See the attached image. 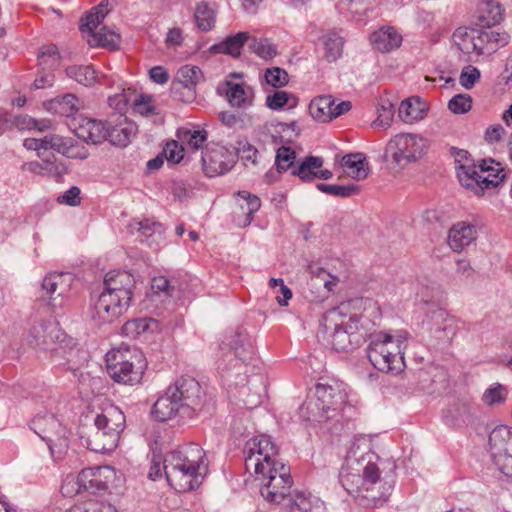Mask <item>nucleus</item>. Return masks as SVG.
Listing matches in <instances>:
<instances>
[{
  "instance_id": "nucleus-64",
  "label": "nucleus",
  "mask_w": 512,
  "mask_h": 512,
  "mask_svg": "<svg viewBox=\"0 0 512 512\" xmlns=\"http://www.w3.org/2000/svg\"><path fill=\"white\" fill-rule=\"evenodd\" d=\"M416 98L409 97L403 100L398 108L399 119L406 124H413L416 120Z\"/></svg>"
},
{
  "instance_id": "nucleus-33",
  "label": "nucleus",
  "mask_w": 512,
  "mask_h": 512,
  "mask_svg": "<svg viewBox=\"0 0 512 512\" xmlns=\"http://www.w3.org/2000/svg\"><path fill=\"white\" fill-rule=\"evenodd\" d=\"M137 127L125 115H119L113 126H108V138L113 145L125 147L135 136Z\"/></svg>"
},
{
  "instance_id": "nucleus-57",
  "label": "nucleus",
  "mask_w": 512,
  "mask_h": 512,
  "mask_svg": "<svg viewBox=\"0 0 512 512\" xmlns=\"http://www.w3.org/2000/svg\"><path fill=\"white\" fill-rule=\"evenodd\" d=\"M11 126H15L19 130H38L45 131L50 128L51 123L48 120L37 121L28 115H21L14 118Z\"/></svg>"
},
{
  "instance_id": "nucleus-14",
  "label": "nucleus",
  "mask_w": 512,
  "mask_h": 512,
  "mask_svg": "<svg viewBox=\"0 0 512 512\" xmlns=\"http://www.w3.org/2000/svg\"><path fill=\"white\" fill-rule=\"evenodd\" d=\"M344 323L345 314L341 307L327 311L321 322V337L337 352L349 351L357 347L353 344L351 336L343 329Z\"/></svg>"
},
{
  "instance_id": "nucleus-62",
  "label": "nucleus",
  "mask_w": 512,
  "mask_h": 512,
  "mask_svg": "<svg viewBox=\"0 0 512 512\" xmlns=\"http://www.w3.org/2000/svg\"><path fill=\"white\" fill-rule=\"evenodd\" d=\"M38 60L39 64L43 66V68H56L60 63L58 48L54 44L43 46L41 48Z\"/></svg>"
},
{
  "instance_id": "nucleus-16",
  "label": "nucleus",
  "mask_w": 512,
  "mask_h": 512,
  "mask_svg": "<svg viewBox=\"0 0 512 512\" xmlns=\"http://www.w3.org/2000/svg\"><path fill=\"white\" fill-rule=\"evenodd\" d=\"M385 159L392 168L399 171L405 169L416 160V135L399 133L386 144Z\"/></svg>"
},
{
  "instance_id": "nucleus-35",
  "label": "nucleus",
  "mask_w": 512,
  "mask_h": 512,
  "mask_svg": "<svg viewBox=\"0 0 512 512\" xmlns=\"http://www.w3.org/2000/svg\"><path fill=\"white\" fill-rule=\"evenodd\" d=\"M341 165L348 176L355 180H364L369 175V163L364 153H351L342 157Z\"/></svg>"
},
{
  "instance_id": "nucleus-56",
  "label": "nucleus",
  "mask_w": 512,
  "mask_h": 512,
  "mask_svg": "<svg viewBox=\"0 0 512 512\" xmlns=\"http://www.w3.org/2000/svg\"><path fill=\"white\" fill-rule=\"evenodd\" d=\"M267 106L272 110H279L284 107L292 108L296 105V98L282 90H276L266 98Z\"/></svg>"
},
{
  "instance_id": "nucleus-2",
  "label": "nucleus",
  "mask_w": 512,
  "mask_h": 512,
  "mask_svg": "<svg viewBox=\"0 0 512 512\" xmlns=\"http://www.w3.org/2000/svg\"><path fill=\"white\" fill-rule=\"evenodd\" d=\"M207 472L206 453L196 443L178 446L164 456V474L167 482L179 493L199 488Z\"/></svg>"
},
{
  "instance_id": "nucleus-12",
  "label": "nucleus",
  "mask_w": 512,
  "mask_h": 512,
  "mask_svg": "<svg viewBox=\"0 0 512 512\" xmlns=\"http://www.w3.org/2000/svg\"><path fill=\"white\" fill-rule=\"evenodd\" d=\"M255 480L260 482L261 496L271 504H280L287 497L290 498V489L293 484L290 475V468L285 464L276 465L275 468L266 471L261 475L255 476Z\"/></svg>"
},
{
  "instance_id": "nucleus-1",
  "label": "nucleus",
  "mask_w": 512,
  "mask_h": 512,
  "mask_svg": "<svg viewBox=\"0 0 512 512\" xmlns=\"http://www.w3.org/2000/svg\"><path fill=\"white\" fill-rule=\"evenodd\" d=\"M362 409L359 395L341 381L318 382L312 397L300 406L299 417L305 421L352 420Z\"/></svg>"
},
{
  "instance_id": "nucleus-40",
  "label": "nucleus",
  "mask_w": 512,
  "mask_h": 512,
  "mask_svg": "<svg viewBox=\"0 0 512 512\" xmlns=\"http://www.w3.org/2000/svg\"><path fill=\"white\" fill-rule=\"evenodd\" d=\"M121 36L119 33L103 26L89 34L87 43L91 47H103L109 50H117L120 46Z\"/></svg>"
},
{
  "instance_id": "nucleus-13",
  "label": "nucleus",
  "mask_w": 512,
  "mask_h": 512,
  "mask_svg": "<svg viewBox=\"0 0 512 512\" xmlns=\"http://www.w3.org/2000/svg\"><path fill=\"white\" fill-rule=\"evenodd\" d=\"M27 150H34L38 157H43L49 150L56 151L67 158L86 159L89 155L87 148L73 138H65L56 134L46 135L44 138H27L23 142Z\"/></svg>"
},
{
  "instance_id": "nucleus-9",
  "label": "nucleus",
  "mask_w": 512,
  "mask_h": 512,
  "mask_svg": "<svg viewBox=\"0 0 512 512\" xmlns=\"http://www.w3.org/2000/svg\"><path fill=\"white\" fill-rule=\"evenodd\" d=\"M169 396L180 406L182 418H193L200 413L206 403V392L200 383L191 376H181L168 387Z\"/></svg>"
},
{
  "instance_id": "nucleus-6",
  "label": "nucleus",
  "mask_w": 512,
  "mask_h": 512,
  "mask_svg": "<svg viewBox=\"0 0 512 512\" xmlns=\"http://www.w3.org/2000/svg\"><path fill=\"white\" fill-rule=\"evenodd\" d=\"M97 431L88 440V448L99 453L113 451L125 426V415L116 406L109 405L94 419Z\"/></svg>"
},
{
  "instance_id": "nucleus-36",
  "label": "nucleus",
  "mask_w": 512,
  "mask_h": 512,
  "mask_svg": "<svg viewBox=\"0 0 512 512\" xmlns=\"http://www.w3.org/2000/svg\"><path fill=\"white\" fill-rule=\"evenodd\" d=\"M480 168V184L484 186V190L490 187H496L505 178L504 170L501 164L493 159L482 160L478 165Z\"/></svg>"
},
{
  "instance_id": "nucleus-60",
  "label": "nucleus",
  "mask_w": 512,
  "mask_h": 512,
  "mask_svg": "<svg viewBox=\"0 0 512 512\" xmlns=\"http://www.w3.org/2000/svg\"><path fill=\"white\" fill-rule=\"evenodd\" d=\"M317 188L328 195L336 197H350L359 193V188L355 185H337L320 183Z\"/></svg>"
},
{
  "instance_id": "nucleus-3",
  "label": "nucleus",
  "mask_w": 512,
  "mask_h": 512,
  "mask_svg": "<svg viewBox=\"0 0 512 512\" xmlns=\"http://www.w3.org/2000/svg\"><path fill=\"white\" fill-rule=\"evenodd\" d=\"M378 461L379 456L372 451L360 458L348 457L339 474L340 483L347 493L361 501L366 500L365 505L375 504L380 499L373 493V487L380 478Z\"/></svg>"
},
{
  "instance_id": "nucleus-31",
  "label": "nucleus",
  "mask_w": 512,
  "mask_h": 512,
  "mask_svg": "<svg viewBox=\"0 0 512 512\" xmlns=\"http://www.w3.org/2000/svg\"><path fill=\"white\" fill-rule=\"evenodd\" d=\"M322 166L323 159L321 157L308 156L292 170V174L298 176L302 181H311L315 178L330 179L332 172L322 169Z\"/></svg>"
},
{
  "instance_id": "nucleus-4",
  "label": "nucleus",
  "mask_w": 512,
  "mask_h": 512,
  "mask_svg": "<svg viewBox=\"0 0 512 512\" xmlns=\"http://www.w3.org/2000/svg\"><path fill=\"white\" fill-rule=\"evenodd\" d=\"M418 317H421V329L438 341H450L455 332L452 324L447 321L446 312L440 308L444 291L439 283L425 280L418 291Z\"/></svg>"
},
{
  "instance_id": "nucleus-42",
  "label": "nucleus",
  "mask_w": 512,
  "mask_h": 512,
  "mask_svg": "<svg viewBox=\"0 0 512 512\" xmlns=\"http://www.w3.org/2000/svg\"><path fill=\"white\" fill-rule=\"evenodd\" d=\"M108 3L101 2L98 6L94 7L82 20L80 31L83 37L88 39L89 34H93L98 30L99 24L108 14Z\"/></svg>"
},
{
  "instance_id": "nucleus-10",
  "label": "nucleus",
  "mask_w": 512,
  "mask_h": 512,
  "mask_svg": "<svg viewBox=\"0 0 512 512\" xmlns=\"http://www.w3.org/2000/svg\"><path fill=\"white\" fill-rule=\"evenodd\" d=\"M31 429L44 440L53 457L61 458L69 447L70 432L51 414L37 415Z\"/></svg>"
},
{
  "instance_id": "nucleus-49",
  "label": "nucleus",
  "mask_w": 512,
  "mask_h": 512,
  "mask_svg": "<svg viewBox=\"0 0 512 512\" xmlns=\"http://www.w3.org/2000/svg\"><path fill=\"white\" fill-rule=\"evenodd\" d=\"M194 19L200 30L204 32L212 30L216 22L215 5L206 2L199 3L195 8Z\"/></svg>"
},
{
  "instance_id": "nucleus-37",
  "label": "nucleus",
  "mask_w": 512,
  "mask_h": 512,
  "mask_svg": "<svg viewBox=\"0 0 512 512\" xmlns=\"http://www.w3.org/2000/svg\"><path fill=\"white\" fill-rule=\"evenodd\" d=\"M66 74L84 86L95 83L108 84L106 76L99 75L92 65H73L66 69Z\"/></svg>"
},
{
  "instance_id": "nucleus-50",
  "label": "nucleus",
  "mask_w": 512,
  "mask_h": 512,
  "mask_svg": "<svg viewBox=\"0 0 512 512\" xmlns=\"http://www.w3.org/2000/svg\"><path fill=\"white\" fill-rule=\"evenodd\" d=\"M131 107L133 108L134 112L142 116L148 117L158 114L155 97L146 93L137 92L136 89H134Z\"/></svg>"
},
{
  "instance_id": "nucleus-45",
  "label": "nucleus",
  "mask_w": 512,
  "mask_h": 512,
  "mask_svg": "<svg viewBox=\"0 0 512 512\" xmlns=\"http://www.w3.org/2000/svg\"><path fill=\"white\" fill-rule=\"evenodd\" d=\"M72 276L68 273H53L43 279L42 287L50 295L64 296L70 289Z\"/></svg>"
},
{
  "instance_id": "nucleus-8",
  "label": "nucleus",
  "mask_w": 512,
  "mask_h": 512,
  "mask_svg": "<svg viewBox=\"0 0 512 512\" xmlns=\"http://www.w3.org/2000/svg\"><path fill=\"white\" fill-rule=\"evenodd\" d=\"M245 469L251 475L263 477V473L282 465L278 461V449L267 435H258L249 439L244 447Z\"/></svg>"
},
{
  "instance_id": "nucleus-29",
  "label": "nucleus",
  "mask_w": 512,
  "mask_h": 512,
  "mask_svg": "<svg viewBox=\"0 0 512 512\" xmlns=\"http://www.w3.org/2000/svg\"><path fill=\"white\" fill-rule=\"evenodd\" d=\"M40 158L43 160V163L31 161L25 163L23 169L37 175L51 177L56 181H60L63 175L67 173L65 164L52 160L54 159V155H50L48 151Z\"/></svg>"
},
{
  "instance_id": "nucleus-5",
  "label": "nucleus",
  "mask_w": 512,
  "mask_h": 512,
  "mask_svg": "<svg viewBox=\"0 0 512 512\" xmlns=\"http://www.w3.org/2000/svg\"><path fill=\"white\" fill-rule=\"evenodd\" d=\"M106 366L108 374L115 382L135 385L142 380L146 359L137 348L122 345L106 353Z\"/></svg>"
},
{
  "instance_id": "nucleus-61",
  "label": "nucleus",
  "mask_w": 512,
  "mask_h": 512,
  "mask_svg": "<svg viewBox=\"0 0 512 512\" xmlns=\"http://www.w3.org/2000/svg\"><path fill=\"white\" fill-rule=\"evenodd\" d=\"M68 512H117V510L108 502L91 499L83 504L74 505Z\"/></svg>"
},
{
  "instance_id": "nucleus-51",
  "label": "nucleus",
  "mask_w": 512,
  "mask_h": 512,
  "mask_svg": "<svg viewBox=\"0 0 512 512\" xmlns=\"http://www.w3.org/2000/svg\"><path fill=\"white\" fill-rule=\"evenodd\" d=\"M459 182L462 186L470 189L475 195L481 196L484 192V186L480 184V168L476 169L475 164L468 169H460L456 171Z\"/></svg>"
},
{
  "instance_id": "nucleus-63",
  "label": "nucleus",
  "mask_w": 512,
  "mask_h": 512,
  "mask_svg": "<svg viewBox=\"0 0 512 512\" xmlns=\"http://www.w3.org/2000/svg\"><path fill=\"white\" fill-rule=\"evenodd\" d=\"M264 79L267 85L273 88H281L288 84V73L279 67L268 68L264 73Z\"/></svg>"
},
{
  "instance_id": "nucleus-7",
  "label": "nucleus",
  "mask_w": 512,
  "mask_h": 512,
  "mask_svg": "<svg viewBox=\"0 0 512 512\" xmlns=\"http://www.w3.org/2000/svg\"><path fill=\"white\" fill-rule=\"evenodd\" d=\"M402 344L387 333L374 335L367 348L370 363L381 372L399 374L405 368Z\"/></svg>"
},
{
  "instance_id": "nucleus-19",
  "label": "nucleus",
  "mask_w": 512,
  "mask_h": 512,
  "mask_svg": "<svg viewBox=\"0 0 512 512\" xmlns=\"http://www.w3.org/2000/svg\"><path fill=\"white\" fill-rule=\"evenodd\" d=\"M130 299L102 290L94 303V318L111 323L125 314L131 304Z\"/></svg>"
},
{
  "instance_id": "nucleus-39",
  "label": "nucleus",
  "mask_w": 512,
  "mask_h": 512,
  "mask_svg": "<svg viewBox=\"0 0 512 512\" xmlns=\"http://www.w3.org/2000/svg\"><path fill=\"white\" fill-rule=\"evenodd\" d=\"M44 106L52 113L69 117L78 111L80 101L74 94L68 93L61 97L46 101Z\"/></svg>"
},
{
  "instance_id": "nucleus-30",
  "label": "nucleus",
  "mask_w": 512,
  "mask_h": 512,
  "mask_svg": "<svg viewBox=\"0 0 512 512\" xmlns=\"http://www.w3.org/2000/svg\"><path fill=\"white\" fill-rule=\"evenodd\" d=\"M286 512H327L325 503L311 495L301 491H295L287 499Z\"/></svg>"
},
{
  "instance_id": "nucleus-34",
  "label": "nucleus",
  "mask_w": 512,
  "mask_h": 512,
  "mask_svg": "<svg viewBox=\"0 0 512 512\" xmlns=\"http://www.w3.org/2000/svg\"><path fill=\"white\" fill-rule=\"evenodd\" d=\"M418 381L423 390L439 391L447 387V373L441 366L430 365L418 373Z\"/></svg>"
},
{
  "instance_id": "nucleus-46",
  "label": "nucleus",
  "mask_w": 512,
  "mask_h": 512,
  "mask_svg": "<svg viewBox=\"0 0 512 512\" xmlns=\"http://www.w3.org/2000/svg\"><path fill=\"white\" fill-rule=\"evenodd\" d=\"M251 34L249 32H239L235 35L227 37L221 43L215 45L213 48L218 53L238 57L241 54L243 45L249 41Z\"/></svg>"
},
{
  "instance_id": "nucleus-41",
  "label": "nucleus",
  "mask_w": 512,
  "mask_h": 512,
  "mask_svg": "<svg viewBox=\"0 0 512 512\" xmlns=\"http://www.w3.org/2000/svg\"><path fill=\"white\" fill-rule=\"evenodd\" d=\"M152 414L157 420L163 422L172 419L176 415H180V406L169 396L168 388L154 403Z\"/></svg>"
},
{
  "instance_id": "nucleus-59",
  "label": "nucleus",
  "mask_w": 512,
  "mask_h": 512,
  "mask_svg": "<svg viewBox=\"0 0 512 512\" xmlns=\"http://www.w3.org/2000/svg\"><path fill=\"white\" fill-rule=\"evenodd\" d=\"M184 147L179 141L169 140L163 147L162 155L168 164H179L184 158Z\"/></svg>"
},
{
  "instance_id": "nucleus-55",
  "label": "nucleus",
  "mask_w": 512,
  "mask_h": 512,
  "mask_svg": "<svg viewBox=\"0 0 512 512\" xmlns=\"http://www.w3.org/2000/svg\"><path fill=\"white\" fill-rule=\"evenodd\" d=\"M507 388L500 383L490 385L482 395V401L487 406L501 405L506 401Z\"/></svg>"
},
{
  "instance_id": "nucleus-15",
  "label": "nucleus",
  "mask_w": 512,
  "mask_h": 512,
  "mask_svg": "<svg viewBox=\"0 0 512 512\" xmlns=\"http://www.w3.org/2000/svg\"><path fill=\"white\" fill-rule=\"evenodd\" d=\"M489 452L498 470L512 477V434L506 426H498L491 431Z\"/></svg>"
},
{
  "instance_id": "nucleus-52",
  "label": "nucleus",
  "mask_w": 512,
  "mask_h": 512,
  "mask_svg": "<svg viewBox=\"0 0 512 512\" xmlns=\"http://www.w3.org/2000/svg\"><path fill=\"white\" fill-rule=\"evenodd\" d=\"M343 329L351 336L353 344L357 347L361 345L366 339L367 330L361 324V318L358 315H345V323Z\"/></svg>"
},
{
  "instance_id": "nucleus-47",
  "label": "nucleus",
  "mask_w": 512,
  "mask_h": 512,
  "mask_svg": "<svg viewBox=\"0 0 512 512\" xmlns=\"http://www.w3.org/2000/svg\"><path fill=\"white\" fill-rule=\"evenodd\" d=\"M503 18V9L496 1H483L478 6V19L483 26H494Z\"/></svg>"
},
{
  "instance_id": "nucleus-54",
  "label": "nucleus",
  "mask_w": 512,
  "mask_h": 512,
  "mask_svg": "<svg viewBox=\"0 0 512 512\" xmlns=\"http://www.w3.org/2000/svg\"><path fill=\"white\" fill-rule=\"evenodd\" d=\"M249 47L259 57L269 60L277 55V47L266 38H256L251 35Z\"/></svg>"
},
{
  "instance_id": "nucleus-48",
  "label": "nucleus",
  "mask_w": 512,
  "mask_h": 512,
  "mask_svg": "<svg viewBox=\"0 0 512 512\" xmlns=\"http://www.w3.org/2000/svg\"><path fill=\"white\" fill-rule=\"evenodd\" d=\"M455 46L465 55L476 53V29L458 28L452 36Z\"/></svg>"
},
{
  "instance_id": "nucleus-27",
  "label": "nucleus",
  "mask_w": 512,
  "mask_h": 512,
  "mask_svg": "<svg viewBox=\"0 0 512 512\" xmlns=\"http://www.w3.org/2000/svg\"><path fill=\"white\" fill-rule=\"evenodd\" d=\"M64 336L61 330L54 322L39 323L33 325L28 333V343L30 345L48 349L55 341Z\"/></svg>"
},
{
  "instance_id": "nucleus-24",
  "label": "nucleus",
  "mask_w": 512,
  "mask_h": 512,
  "mask_svg": "<svg viewBox=\"0 0 512 512\" xmlns=\"http://www.w3.org/2000/svg\"><path fill=\"white\" fill-rule=\"evenodd\" d=\"M369 41L375 51L390 53L400 48L403 36L395 27L384 25L370 34Z\"/></svg>"
},
{
  "instance_id": "nucleus-32",
  "label": "nucleus",
  "mask_w": 512,
  "mask_h": 512,
  "mask_svg": "<svg viewBox=\"0 0 512 512\" xmlns=\"http://www.w3.org/2000/svg\"><path fill=\"white\" fill-rule=\"evenodd\" d=\"M76 135L86 142L101 143L108 138V126L105 122L83 118L75 129Z\"/></svg>"
},
{
  "instance_id": "nucleus-18",
  "label": "nucleus",
  "mask_w": 512,
  "mask_h": 512,
  "mask_svg": "<svg viewBox=\"0 0 512 512\" xmlns=\"http://www.w3.org/2000/svg\"><path fill=\"white\" fill-rule=\"evenodd\" d=\"M235 154L219 144L207 146L202 152L203 171L208 177L222 175L235 165Z\"/></svg>"
},
{
  "instance_id": "nucleus-38",
  "label": "nucleus",
  "mask_w": 512,
  "mask_h": 512,
  "mask_svg": "<svg viewBox=\"0 0 512 512\" xmlns=\"http://www.w3.org/2000/svg\"><path fill=\"white\" fill-rule=\"evenodd\" d=\"M238 196L243 201L240 208L244 216H237L234 221L238 227H246L252 223L254 214L260 209L261 200L248 191H239Z\"/></svg>"
},
{
  "instance_id": "nucleus-17",
  "label": "nucleus",
  "mask_w": 512,
  "mask_h": 512,
  "mask_svg": "<svg viewBox=\"0 0 512 512\" xmlns=\"http://www.w3.org/2000/svg\"><path fill=\"white\" fill-rule=\"evenodd\" d=\"M217 92L225 96L230 106L242 109L252 106L255 97L253 88L239 73L229 74L225 81L218 85Z\"/></svg>"
},
{
  "instance_id": "nucleus-43",
  "label": "nucleus",
  "mask_w": 512,
  "mask_h": 512,
  "mask_svg": "<svg viewBox=\"0 0 512 512\" xmlns=\"http://www.w3.org/2000/svg\"><path fill=\"white\" fill-rule=\"evenodd\" d=\"M177 138L182 146L192 150H198L207 140V132L197 127H180L177 130Z\"/></svg>"
},
{
  "instance_id": "nucleus-44",
  "label": "nucleus",
  "mask_w": 512,
  "mask_h": 512,
  "mask_svg": "<svg viewBox=\"0 0 512 512\" xmlns=\"http://www.w3.org/2000/svg\"><path fill=\"white\" fill-rule=\"evenodd\" d=\"M158 322L152 318H139L129 320L122 326V334L129 338H138L148 332L157 330Z\"/></svg>"
},
{
  "instance_id": "nucleus-20",
  "label": "nucleus",
  "mask_w": 512,
  "mask_h": 512,
  "mask_svg": "<svg viewBox=\"0 0 512 512\" xmlns=\"http://www.w3.org/2000/svg\"><path fill=\"white\" fill-rule=\"evenodd\" d=\"M203 73L198 66L184 65L172 83L174 96L183 102H192L196 97V86L203 80Z\"/></svg>"
},
{
  "instance_id": "nucleus-11",
  "label": "nucleus",
  "mask_w": 512,
  "mask_h": 512,
  "mask_svg": "<svg viewBox=\"0 0 512 512\" xmlns=\"http://www.w3.org/2000/svg\"><path fill=\"white\" fill-rule=\"evenodd\" d=\"M31 429L44 440L53 457L61 458L69 447L70 432L51 414L37 415Z\"/></svg>"
},
{
  "instance_id": "nucleus-25",
  "label": "nucleus",
  "mask_w": 512,
  "mask_h": 512,
  "mask_svg": "<svg viewBox=\"0 0 512 512\" xmlns=\"http://www.w3.org/2000/svg\"><path fill=\"white\" fill-rule=\"evenodd\" d=\"M509 41V35L499 30L476 29V56H489L505 46Z\"/></svg>"
},
{
  "instance_id": "nucleus-26",
  "label": "nucleus",
  "mask_w": 512,
  "mask_h": 512,
  "mask_svg": "<svg viewBox=\"0 0 512 512\" xmlns=\"http://www.w3.org/2000/svg\"><path fill=\"white\" fill-rule=\"evenodd\" d=\"M134 288V276L127 271H111L105 275L103 290L132 300Z\"/></svg>"
},
{
  "instance_id": "nucleus-21",
  "label": "nucleus",
  "mask_w": 512,
  "mask_h": 512,
  "mask_svg": "<svg viewBox=\"0 0 512 512\" xmlns=\"http://www.w3.org/2000/svg\"><path fill=\"white\" fill-rule=\"evenodd\" d=\"M352 108L350 101L336 103L331 95L315 97L309 104V113L313 119L321 123H327L345 114Z\"/></svg>"
},
{
  "instance_id": "nucleus-23",
  "label": "nucleus",
  "mask_w": 512,
  "mask_h": 512,
  "mask_svg": "<svg viewBox=\"0 0 512 512\" xmlns=\"http://www.w3.org/2000/svg\"><path fill=\"white\" fill-rule=\"evenodd\" d=\"M116 477L117 472L111 466L89 467L80 472L83 490L91 493L106 491Z\"/></svg>"
},
{
  "instance_id": "nucleus-53",
  "label": "nucleus",
  "mask_w": 512,
  "mask_h": 512,
  "mask_svg": "<svg viewBox=\"0 0 512 512\" xmlns=\"http://www.w3.org/2000/svg\"><path fill=\"white\" fill-rule=\"evenodd\" d=\"M324 55L328 61H335L342 53L343 39L337 33L329 32L322 37Z\"/></svg>"
},
{
  "instance_id": "nucleus-28",
  "label": "nucleus",
  "mask_w": 512,
  "mask_h": 512,
  "mask_svg": "<svg viewBox=\"0 0 512 512\" xmlns=\"http://www.w3.org/2000/svg\"><path fill=\"white\" fill-rule=\"evenodd\" d=\"M477 237L476 227L466 221L455 223L448 232V245L455 252H461Z\"/></svg>"
},
{
  "instance_id": "nucleus-22",
  "label": "nucleus",
  "mask_w": 512,
  "mask_h": 512,
  "mask_svg": "<svg viewBox=\"0 0 512 512\" xmlns=\"http://www.w3.org/2000/svg\"><path fill=\"white\" fill-rule=\"evenodd\" d=\"M476 413L477 407L472 401L460 399L442 411V420L449 427L463 428L474 422Z\"/></svg>"
},
{
  "instance_id": "nucleus-58",
  "label": "nucleus",
  "mask_w": 512,
  "mask_h": 512,
  "mask_svg": "<svg viewBox=\"0 0 512 512\" xmlns=\"http://www.w3.org/2000/svg\"><path fill=\"white\" fill-rule=\"evenodd\" d=\"M133 95V88H123L120 93L109 96L108 104L111 108L119 112V115H124V111L127 109V107L131 106Z\"/></svg>"
}]
</instances>
